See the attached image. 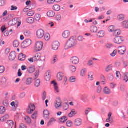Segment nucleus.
Masks as SVG:
<instances>
[{
	"label": "nucleus",
	"instance_id": "obj_1",
	"mask_svg": "<svg viewBox=\"0 0 128 128\" xmlns=\"http://www.w3.org/2000/svg\"><path fill=\"white\" fill-rule=\"evenodd\" d=\"M77 44L78 41L76 40V38L75 36H72L66 42L64 48L66 50H70V48H76Z\"/></svg>",
	"mask_w": 128,
	"mask_h": 128
},
{
	"label": "nucleus",
	"instance_id": "obj_2",
	"mask_svg": "<svg viewBox=\"0 0 128 128\" xmlns=\"http://www.w3.org/2000/svg\"><path fill=\"white\" fill-rule=\"evenodd\" d=\"M44 46V43L42 42H36L35 46H34V50L36 52H40L42 50V48Z\"/></svg>",
	"mask_w": 128,
	"mask_h": 128
},
{
	"label": "nucleus",
	"instance_id": "obj_3",
	"mask_svg": "<svg viewBox=\"0 0 128 128\" xmlns=\"http://www.w3.org/2000/svg\"><path fill=\"white\" fill-rule=\"evenodd\" d=\"M20 18H14L12 20L10 21V24L11 26H16V24H17L18 28V26H20V25L22 24V21H19Z\"/></svg>",
	"mask_w": 128,
	"mask_h": 128
},
{
	"label": "nucleus",
	"instance_id": "obj_4",
	"mask_svg": "<svg viewBox=\"0 0 128 128\" xmlns=\"http://www.w3.org/2000/svg\"><path fill=\"white\" fill-rule=\"evenodd\" d=\"M32 40L30 39L26 40L22 44V48H28V46H32Z\"/></svg>",
	"mask_w": 128,
	"mask_h": 128
},
{
	"label": "nucleus",
	"instance_id": "obj_5",
	"mask_svg": "<svg viewBox=\"0 0 128 128\" xmlns=\"http://www.w3.org/2000/svg\"><path fill=\"white\" fill-rule=\"evenodd\" d=\"M124 42V38L122 36H116L114 40V42L116 44H120Z\"/></svg>",
	"mask_w": 128,
	"mask_h": 128
},
{
	"label": "nucleus",
	"instance_id": "obj_6",
	"mask_svg": "<svg viewBox=\"0 0 128 128\" xmlns=\"http://www.w3.org/2000/svg\"><path fill=\"white\" fill-rule=\"evenodd\" d=\"M70 60L72 64L74 66H76L80 64V58L76 56L72 57Z\"/></svg>",
	"mask_w": 128,
	"mask_h": 128
},
{
	"label": "nucleus",
	"instance_id": "obj_7",
	"mask_svg": "<svg viewBox=\"0 0 128 128\" xmlns=\"http://www.w3.org/2000/svg\"><path fill=\"white\" fill-rule=\"evenodd\" d=\"M118 52L120 56H124L126 52V46H122L118 48Z\"/></svg>",
	"mask_w": 128,
	"mask_h": 128
},
{
	"label": "nucleus",
	"instance_id": "obj_8",
	"mask_svg": "<svg viewBox=\"0 0 128 128\" xmlns=\"http://www.w3.org/2000/svg\"><path fill=\"white\" fill-rule=\"evenodd\" d=\"M36 110V106L34 104H30L28 106L27 108V112L28 114H32Z\"/></svg>",
	"mask_w": 128,
	"mask_h": 128
},
{
	"label": "nucleus",
	"instance_id": "obj_9",
	"mask_svg": "<svg viewBox=\"0 0 128 128\" xmlns=\"http://www.w3.org/2000/svg\"><path fill=\"white\" fill-rule=\"evenodd\" d=\"M36 36L38 38L42 39L44 36V31L40 29L36 32Z\"/></svg>",
	"mask_w": 128,
	"mask_h": 128
},
{
	"label": "nucleus",
	"instance_id": "obj_10",
	"mask_svg": "<svg viewBox=\"0 0 128 128\" xmlns=\"http://www.w3.org/2000/svg\"><path fill=\"white\" fill-rule=\"evenodd\" d=\"M60 48V42L56 41L53 42L52 46V48L53 50H58Z\"/></svg>",
	"mask_w": 128,
	"mask_h": 128
},
{
	"label": "nucleus",
	"instance_id": "obj_11",
	"mask_svg": "<svg viewBox=\"0 0 128 128\" xmlns=\"http://www.w3.org/2000/svg\"><path fill=\"white\" fill-rule=\"evenodd\" d=\"M52 84H53L54 92L56 94H60V88L58 87V83L54 81H52Z\"/></svg>",
	"mask_w": 128,
	"mask_h": 128
},
{
	"label": "nucleus",
	"instance_id": "obj_12",
	"mask_svg": "<svg viewBox=\"0 0 128 128\" xmlns=\"http://www.w3.org/2000/svg\"><path fill=\"white\" fill-rule=\"evenodd\" d=\"M62 106V100H60V97H58L56 98L55 102V108H58Z\"/></svg>",
	"mask_w": 128,
	"mask_h": 128
},
{
	"label": "nucleus",
	"instance_id": "obj_13",
	"mask_svg": "<svg viewBox=\"0 0 128 128\" xmlns=\"http://www.w3.org/2000/svg\"><path fill=\"white\" fill-rule=\"evenodd\" d=\"M106 122L114 124V118H112V113L110 112L108 114V118L106 120Z\"/></svg>",
	"mask_w": 128,
	"mask_h": 128
},
{
	"label": "nucleus",
	"instance_id": "obj_14",
	"mask_svg": "<svg viewBox=\"0 0 128 128\" xmlns=\"http://www.w3.org/2000/svg\"><path fill=\"white\" fill-rule=\"evenodd\" d=\"M43 118L46 120H50V112L48 110H44Z\"/></svg>",
	"mask_w": 128,
	"mask_h": 128
},
{
	"label": "nucleus",
	"instance_id": "obj_15",
	"mask_svg": "<svg viewBox=\"0 0 128 128\" xmlns=\"http://www.w3.org/2000/svg\"><path fill=\"white\" fill-rule=\"evenodd\" d=\"M16 58V52H11L9 55L10 60H14Z\"/></svg>",
	"mask_w": 128,
	"mask_h": 128
},
{
	"label": "nucleus",
	"instance_id": "obj_16",
	"mask_svg": "<svg viewBox=\"0 0 128 128\" xmlns=\"http://www.w3.org/2000/svg\"><path fill=\"white\" fill-rule=\"evenodd\" d=\"M27 72L29 74H34L36 72V66H30L28 68Z\"/></svg>",
	"mask_w": 128,
	"mask_h": 128
},
{
	"label": "nucleus",
	"instance_id": "obj_17",
	"mask_svg": "<svg viewBox=\"0 0 128 128\" xmlns=\"http://www.w3.org/2000/svg\"><path fill=\"white\" fill-rule=\"evenodd\" d=\"M74 124L76 126H82V120L81 119L77 118L74 120Z\"/></svg>",
	"mask_w": 128,
	"mask_h": 128
},
{
	"label": "nucleus",
	"instance_id": "obj_18",
	"mask_svg": "<svg viewBox=\"0 0 128 128\" xmlns=\"http://www.w3.org/2000/svg\"><path fill=\"white\" fill-rule=\"evenodd\" d=\"M120 24L123 28L128 30V20L123 21L121 22Z\"/></svg>",
	"mask_w": 128,
	"mask_h": 128
},
{
	"label": "nucleus",
	"instance_id": "obj_19",
	"mask_svg": "<svg viewBox=\"0 0 128 128\" xmlns=\"http://www.w3.org/2000/svg\"><path fill=\"white\" fill-rule=\"evenodd\" d=\"M104 94L109 95L112 94V90L108 87H104L103 90Z\"/></svg>",
	"mask_w": 128,
	"mask_h": 128
},
{
	"label": "nucleus",
	"instance_id": "obj_20",
	"mask_svg": "<svg viewBox=\"0 0 128 128\" xmlns=\"http://www.w3.org/2000/svg\"><path fill=\"white\" fill-rule=\"evenodd\" d=\"M70 32L68 30H66L62 33V37L64 38H68L70 37Z\"/></svg>",
	"mask_w": 128,
	"mask_h": 128
},
{
	"label": "nucleus",
	"instance_id": "obj_21",
	"mask_svg": "<svg viewBox=\"0 0 128 128\" xmlns=\"http://www.w3.org/2000/svg\"><path fill=\"white\" fill-rule=\"evenodd\" d=\"M42 58V54L40 53H37L35 54L34 56L33 57L34 58V62H38Z\"/></svg>",
	"mask_w": 128,
	"mask_h": 128
},
{
	"label": "nucleus",
	"instance_id": "obj_22",
	"mask_svg": "<svg viewBox=\"0 0 128 128\" xmlns=\"http://www.w3.org/2000/svg\"><path fill=\"white\" fill-rule=\"evenodd\" d=\"M52 78V74L50 72H47L45 74V80L46 82H50V78Z\"/></svg>",
	"mask_w": 128,
	"mask_h": 128
},
{
	"label": "nucleus",
	"instance_id": "obj_23",
	"mask_svg": "<svg viewBox=\"0 0 128 128\" xmlns=\"http://www.w3.org/2000/svg\"><path fill=\"white\" fill-rule=\"evenodd\" d=\"M64 74L62 72H60L58 73L57 74V80H58V82H60L61 80H62V79L64 78Z\"/></svg>",
	"mask_w": 128,
	"mask_h": 128
},
{
	"label": "nucleus",
	"instance_id": "obj_24",
	"mask_svg": "<svg viewBox=\"0 0 128 128\" xmlns=\"http://www.w3.org/2000/svg\"><path fill=\"white\" fill-rule=\"evenodd\" d=\"M47 16L48 18H54L56 16V13L52 10H50L47 12Z\"/></svg>",
	"mask_w": 128,
	"mask_h": 128
},
{
	"label": "nucleus",
	"instance_id": "obj_25",
	"mask_svg": "<svg viewBox=\"0 0 128 128\" xmlns=\"http://www.w3.org/2000/svg\"><path fill=\"white\" fill-rule=\"evenodd\" d=\"M69 68L70 70V72H71L72 74H74L76 72V67L74 65L70 66H69Z\"/></svg>",
	"mask_w": 128,
	"mask_h": 128
},
{
	"label": "nucleus",
	"instance_id": "obj_26",
	"mask_svg": "<svg viewBox=\"0 0 128 128\" xmlns=\"http://www.w3.org/2000/svg\"><path fill=\"white\" fill-rule=\"evenodd\" d=\"M76 110L73 109L71 110V112L68 114L69 118H72L73 116H76Z\"/></svg>",
	"mask_w": 128,
	"mask_h": 128
},
{
	"label": "nucleus",
	"instance_id": "obj_27",
	"mask_svg": "<svg viewBox=\"0 0 128 128\" xmlns=\"http://www.w3.org/2000/svg\"><path fill=\"white\" fill-rule=\"evenodd\" d=\"M86 68H84L82 69L80 72V76H82V78L86 76Z\"/></svg>",
	"mask_w": 128,
	"mask_h": 128
},
{
	"label": "nucleus",
	"instance_id": "obj_28",
	"mask_svg": "<svg viewBox=\"0 0 128 128\" xmlns=\"http://www.w3.org/2000/svg\"><path fill=\"white\" fill-rule=\"evenodd\" d=\"M6 112V108L4 106H0V114H4Z\"/></svg>",
	"mask_w": 128,
	"mask_h": 128
},
{
	"label": "nucleus",
	"instance_id": "obj_29",
	"mask_svg": "<svg viewBox=\"0 0 128 128\" xmlns=\"http://www.w3.org/2000/svg\"><path fill=\"white\" fill-rule=\"evenodd\" d=\"M112 64H110L108 65V66L106 68L105 71L106 72H112Z\"/></svg>",
	"mask_w": 128,
	"mask_h": 128
},
{
	"label": "nucleus",
	"instance_id": "obj_30",
	"mask_svg": "<svg viewBox=\"0 0 128 128\" xmlns=\"http://www.w3.org/2000/svg\"><path fill=\"white\" fill-rule=\"evenodd\" d=\"M98 36L99 38H104L105 36V32L104 31L101 30L98 32Z\"/></svg>",
	"mask_w": 128,
	"mask_h": 128
},
{
	"label": "nucleus",
	"instance_id": "obj_31",
	"mask_svg": "<svg viewBox=\"0 0 128 128\" xmlns=\"http://www.w3.org/2000/svg\"><path fill=\"white\" fill-rule=\"evenodd\" d=\"M52 8L55 12H60V6L58 4H56L53 6Z\"/></svg>",
	"mask_w": 128,
	"mask_h": 128
},
{
	"label": "nucleus",
	"instance_id": "obj_32",
	"mask_svg": "<svg viewBox=\"0 0 128 128\" xmlns=\"http://www.w3.org/2000/svg\"><path fill=\"white\" fill-rule=\"evenodd\" d=\"M90 32H98V27L96 26H92L90 27Z\"/></svg>",
	"mask_w": 128,
	"mask_h": 128
},
{
	"label": "nucleus",
	"instance_id": "obj_33",
	"mask_svg": "<svg viewBox=\"0 0 128 128\" xmlns=\"http://www.w3.org/2000/svg\"><path fill=\"white\" fill-rule=\"evenodd\" d=\"M121 34H122V32L120 30H115L113 32V36H120Z\"/></svg>",
	"mask_w": 128,
	"mask_h": 128
},
{
	"label": "nucleus",
	"instance_id": "obj_34",
	"mask_svg": "<svg viewBox=\"0 0 128 128\" xmlns=\"http://www.w3.org/2000/svg\"><path fill=\"white\" fill-rule=\"evenodd\" d=\"M26 55L24 54H20L18 56V60H21L22 62L26 60Z\"/></svg>",
	"mask_w": 128,
	"mask_h": 128
},
{
	"label": "nucleus",
	"instance_id": "obj_35",
	"mask_svg": "<svg viewBox=\"0 0 128 128\" xmlns=\"http://www.w3.org/2000/svg\"><path fill=\"white\" fill-rule=\"evenodd\" d=\"M56 122V120L54 118H52L50 119V122H48L47 126H50L54 122Z\"/></svg>",
	"mask_w": 128,
	"mask_h": 128
},
{
	"label": "nucleus",
	"instance_id": "obj_36",
	"mask_svg": "<svg viewBox=\"0 0 128 128\" xmlns=\"http://www.w3.org/2000/svg\"><path fill=\"white\" fill-rule=\"evenodd\" d=\"M26 22L28 24H34V18H28L26 20Z\"/></svg>",
	"mask_w": 128,
	"mask_h": 128
},
{
	"label": "nucleus",
	"instance_id": "obj_37",
	"mask_svg": "<svg viewBox=\"0 0 128 128\" xmlns=\"http://www.w3.org/2000/svg\"><path fill=\"white\" fill-rule=\"evenodd\" d=\"M20 42L18 40H15L13 42V46L14 48H18V46H20Z\"/></svg>",
	"mask_w": 128,
	"mask_h": 128
},
{
	"label": "nucleus",
	"instance_id": "obj_38",
	"mask_svg": "<svg viewBox=\"0 0 128 128\" xmlns=\"http://www.w3.org/2000/svg\"><path fill=\"white\" fill-rule=\"evenodd\" d=\"M24 35L26 38H30V36H32V32L30 30H26L24 32Z\"/></svg>",
	"mask_w": 128,
	"mask_h": 128
},
{
	"label": "nucleus",
	"instance_id": "obj_39",
	"mask_svg": "<svg viewBox=\"0 0 128 128\" xmlns=\"http://www.w3.org/2000/svg\"><path fill=\"white\" fill-rule=\"evenodd\" d=\"M8 118H10V116L8 114H6L0 118V121L4 122H6V120H8Z\"/></svg>",
	"mask_w": 128,
	"mask_h": 128
},
{
	"label": "nucleus",
	"instance_id": "obj_40",
	"mask_svg": "<svg viewBox=\"0 0 128 128\" xmlns=\"http://www.w3.org/2000/svg\"><path fill=\"white\" fill-rule=\"evenodd\" d=\"M59 120L60 122L64 124L68 120V118H66V116H63Z\"/></svg>",
	"mask_w": 128,
	"mask_h": 128
},
{
	"label": "nucleus",
	"instance_id": "obj_41",
	"mask_svg": "<svg viewBox=\"0 0 128 128\" xmlns=\"http://www.w3.org/2000/svg\"><path fill=\"white\" fill-rule=\"evenodd\" d=\"M58 60V55H54L52 58V64H54Z\"/></svg>",
	"mask_w": 128,
	"mask_h": 128
},
{
	"label": "nucleus",
	"instance_id": "obj_42",
	"mask_svg": "<svg viewBox=\"0 0 128 128\" xmlns=\"http://www.w3.org/2000/svg\"><path fill=\"white\" fill-rule=\"evenodd\" d=\"M6 84V78L4 77H2L0 80L1 86H4Z\"/></svg>",
	"mask_w": 128,
	"mask_h": 128
},
{
	"label": "nucleus",
	"instance_id": "obj_43",
	"mask_svg": "<svg viewBox=\"0 0 128 128\" xmlns=\"http://www.w3.org/2000/svg\"><path fill=\"white\" fill-rule=\"evenodd\" d=\"M7 124H8L9 128H12L14 125V123L12 120H8L7 122Z\"/></svg>",
	"mask_w": 128,
	"mask_h": 128
},
{
	"label": "nucleus",
	"instance_id": "obj_44",
	"mask_svg": "<svg viewBox=\"0 0 128 128\" xmlns=\"http://www.w3.org/2000/svg\"><path fill=\"white\" fill-rule=\"evenodd\" d=\"M26 84L28 86H30V84H32V78H27Z\"/></svg>",
	"mask_w": 128,
	"mask_h": 128
},
{
	"label": "nucleus",
	"instance_id": "obj_45",
	"mask_svg": "<svg viewBox=\"0 0 128 128\" xmlns=\"http://www.w3.org/2000/svg\"><path fill=\"white\" fill-rule=\"evenodd\" d=\"M11 106H12V108H14L12 109V110L14 112H16V108H18V105L16 104V102H13L11 103Z\"/></svg>",
	"mask_w": 128,
	"mask_h": 128
},
{
	"label": "nucleus",
	"instance_id": "obj_46",
	"mask_svg": "<svg viewBox=\"0 0 128 128\" xmlns=\"http://www.w3.org/2000/svg\"><path fill=\"white\" fill-rule=\"evenodd\" d=\"M24 119L27 124H30V122H32V120L28 116H26L24 117Z\"/></svg>",
	"mask_w": 128,
	"mask_h": 128
},
{
	"label": "nucleus",
	"instance_id": "obj_47",
	"mask_svg": "<svg viewBox=\"0 0 128 128\" xmlns=\"http://www.w3.org/2000/svg\"><path fill=\"white\" fill-rule=\"evenodd\" d=\"M123 80H125L126 82H128V73H125L123 75Z\"/></svg>",
	"mask_w": 128,
	"mask_h": 128
},
{
	"label": "nucleus",
	"instance_id": "obj_48",
	"mask_svg": "<svg viewBox=\"0 0 128 128\" xmlns=\"http://www.w3.org/2000/svg\"><path fill=\"white\" fill-rule=\"evenodd\" d=\"M34 86L36 88H38L40 86V80L38 79L36 80L34 82Z\"/></svg>",
	"mask_w": 128,
	"mask_h": 128
},
{
	"label": "nucleus",
	"instance_id": "obj_49",
	"mask_svg": "<svg viewBox=\"0 0 128 128\" xmlns=\"http://www.w3.org/2000/svg\"><path fill=\"white\" fill-rule=\"evenodd\" d=\"M76 78L74 76L70 77L69 79V82H76Z\"/></svg>",
	"mask_w": 128,
	"mask_h": 128
},
{
	"label": "nucleus",
	"instance_id": "obj_50",
	"mask_svg": "<svg viewBox=\"0 0 128 128\" xmlns=\"http://www.w3.org/2000/svg\"><path fill=\"white\" fill-rule=\"evenodd\" d=\"M50 40V34H46L44 36V40L46 41Z\"/></svg>",
	"mask_w": 128,
	"mask_h": 128
},
{
	"label": "nucleus",
	"instance_id": "obj_51",
	"mask_svg": "<svg viewBox=\"0 0 128 128\" xmlns=\"http://www.w3.org/2000/svg\"><path fill=\"white\" fill-rule=\"evenodd\" d=\"M34 18L36 22H40V14H36Z\"/></svg>",
	"mask_w": 128,
	"mask_h": 128
},
{
	"label": "nucleus",
	"instance_id": "obj_52",
	"mask_svg": "<svg viewBox=\"0 0 128 128\" xmlns=\"http://www.w3.org/2000/svg\"><path fill=\"white\" fill-rule=\"evenodd\" d=\"M36 14V12L34 11H30L28 12L27 16H34V14Z\"/></svg>",
	"mask_w": 128,
	"mask_h": 128
},
{
	"label": "nucleus",
	"instance_id": "obj_53",
	"mask_svg": "<svg viewBox=\"0 0 128 128\" xmlns=\"http://www.w3.org/2000/svg\"><path fill=\"white\" fill-rule=\"evenodd\" d=\"M2 104L4 106H6L7 108L8 106H10V102H8V100H4Z\"/></svg>",
	"mask_w": 128,
	"mask_h": 128
},
{
	"label": "nucleus",
	"instance_id": "obj_54",
	"mask_svg": "<svg viewBox=\"0 0 128 128\" xmlns=\"http://www.w3.org/2000/svg\"><path fill=\"white\" fill-rule=\"evenodd\" d=\"M118 18L120 20H124V15L121 14L118 16Z\"/></svg>",
	"mask_w": 128,
	"mask_h": 128
},
{
	"label": "nucleus",
	"instance_id": "obj_55",
	"mask_svg": "<svg viewBox=\"0 0 128 128\" xmlns=\"http://www.w3.org/2000/svg\"><path fill=\"white\" fill-rule=\"evenodd\" d=\"M6 70V68L4 66H0V74H4Z\"/></svg>",
	"mask_w": 128,
	"mask_h": 128
},
{
	"label": "nucleus",
	"instance_id": "obj_56",
	"mask_svg": "<svg viewBox=\"0 0 128 128\" xmlns=\"http://www.w3.org/2000/svg\"><path fill=\"white\" fill-rule=\"evenodd\" d=\"M114 26H110L109 28V32H114L115 31Z\"/></svg>",
	"mask_w": 128,
	"mask_h": 128
},
{
	"label": "nucleus",
	"instance_id": "obj_57",
	"mask_svg": "<svg viewBox=\"0 0 128 128\" xmlns=\"http://www.w3.org/2000/svg\"><path fill=\"white\" fill-rule=\"evenodd\" d=\"M19 98H22V99L24 98H26V93H25V92H22V93L20 94Z\"/></svg>",
	"mask_w": 128,
	"mask_h": 128
},
{
	"label": "nucleus",
	"instance_id": "obj_58",
	"mask_svg": "<svg viewBox=\"0 0 128 128\" xmlns=\"http://www.w3.org/2000/svg\"><path fill=\"white\" fill-rule=\"evenodd\" d=\"M110 88H112V89L115 88L116 87V84L114 82H112L110 84Z\"/></svg>",
	"mask_w": 128,
	"mask_h": 128
},
{
	"label": "nucleus",
	"instance_id": "obj_59",
	"mask_svg": "<svg viewBox=\"0 0 128 128\" xmlns=\"http://www.w3.org/2000/svg\"><path fill=\"white\" fill-rule=\"evenodd\" d=\"M6 4V0H0V6H4Z\"/></svg>",
	"mask_w": 128,
	"mask_h": 128
},
{
	"label": "nucleus",
	"instance_id": "obj_60",
	"mask_svg": "<svg viewBox=\"0 0 128 128\" xmlns=\"http://www.w3.org/2000/svg\"><path fill=\"white\" fill-rule=\"evenodd\" d=\"M32 120H36L38 118V112H35L32 116Z\"/></svg>",
	"mask_w": 128,
	"mask_h": 128
},
{
	"label": "nucleus",
	"instance_id": "obj_61",
	"mask_svg": "<svg viewBox=\"0 0 128 128\" xmlns=\"http://www.w3.org/2000/svg\"><path fill=\"white\" fill-rule=\"evenodd\" d=\"M38 76H40V70H37L35 73L34 80H36V78H38Z\"/></svg>",
	"mask_w": 128,
	"mask_h": 128
},
{
	"label": "nucleus",
	"instance_id": "obj_62",
	"mask_svg": "<svg viewBox=\"0 0 128 128\" xmlns=\"http://www.w3.org/2000/svg\"><path fill=\"white\" fill-rule=\"evenodd\" d=\"M66 126L69 128H70L72 126V122L70 120H68L66 122Z\"/></svg>",
	"mask_w": 128,
	"mask_h": 128
},
{
	"label": "nucleus",
	"instance_id": "obj_63",
	"mask_svg": "<svg viewBox=\"0 0 128 128\" xmlns=\"http://www.w3.org/2000/svg\"><path fill=\"white\" fill-rule=\"evenodd\" d=\"M114 75L112 74H109L108 75V80H110L111 82H112L114 80Z\"/></svg>",
	"mask_w": 128,
	"mask_h": 128
},
{
	"label": "nucleus",
	"instance_id": "obj_64",
	"mask_svg": "<svg viewBox=\"0 0 128 128\" xmlns=\"http://www.w3.org/2000/svg\"><path fill=\"white\" fill-rule=\"evenodd\" d=\"M123 64H124V68H127V66H128V61L123 60Z\"/></svg>",
	"mask_w": 128,
	"mask_h": 128
}]
</instances>
